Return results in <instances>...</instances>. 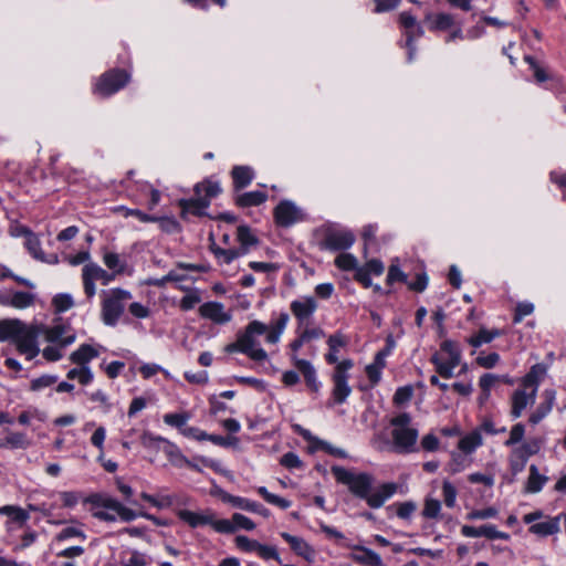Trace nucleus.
<instances>
[{
  "instance_id": "12",
  "label": "nucleus",
  "mask_w": 566,
  "mask_h": 566,
  "mask_svg": "<svg viewBox=\"0 0 566 566\" xmlns=\"http://www.w3.org/2000/svg\"><path fill=\"white\" fill-rule=\"evenodd\" d=\"M128 81L129 75L125 71L112 70L99 77L95 91L102 96H109L124 87Z\"/></svg>"
},
{
  "instance_id": "39",
  "label": "nucleus",
  "mask_w": 566,
  "mask_h": 566,
  "mask_svg": "<svg viewBox=\"0 0 566 566\" xmlns=\"http://www.w3.org/2000/svg\"><path fill=\"white\" fill-rule=\"evenodd\" d=\"M500 381L511 384V380L506 376H497L494 374H484L479 379V386L485 398L490 397L491 389Z\"/></svg>"
},
{
  "instance_id": "59",
  "label": "nucleus",
  "mask_w": 566,
  "mask_h": 566,
  "mask_svg": "<svg viewBox=\"0 0 566 566\" xmlns=\"http://www.w3.org/2000/svg\"><path fill=\"white\" fill-rule=\"evenodd\" d=\"M440 510H441V503L438 500L427 499L424 502L422 515L427 518H436V517H438Z\"/></svg>"
},
{
  "instance_id": "32",
  "label": "nucleus",
  "mask_w": 566,
  "mask_h": 566,
  "mask_svg": "<svg viewBox=\"0 0 566 566\" xmlns=\"http://www.w3.org/2000/svg\"><path fill=\"white\" fill-rule=\"evenodd\" d=\"M547 367L544 364H535L531 367L530 371L524 376L522 385L524 388H536L541 380L545 377Z\"/></svg>"
},
{
  "instance_id": "30",
  "label": "nucleus",
  "mask_w": 566,
  "mask_h": 566,
  "mask_svg": "<svg viewBox=\"0 0 566 566\" xmlns=\"http://www.w3.org/2000/svg\"><path fill=\"white\" fill-rule=\"evenodd\" d=\"M483 444V438L479 430H473L462 437L458 442V449L464 454L473 453Z\"/></svg>"
},
{
  "instance_id": "61",
  "label": "nucleus",
  "mask_w": 566,
  "mask_h": 566,
  "mask_svg": "<svg viewBox=\"0 0 566 566\" xmlns=\"http://www.w3.org/2000/svg\"><path fill=\"white\" fill-rule=\"evenodd\" d=\"M500 359L501 358L497 353H490L488 355H479L475 361L480 367L491 369L499 364Z\"/></svg>"
},
{
  "instance_id": "23",
  "label": "nucleus",
  "mask_w": 566,
  "mask_h": 566,
  "mask_svg": "<svg viewBox=\"0 0 566 566\" xmlns=\"http://www.w3.org/2000/svg\"><path fill=\"white\" fill-rule=\"evenodd\" d=\"M560 517L559 516H546L543 521L532 524L528 528L530 533L539 537H546L554 535L559 532Z\"/></svg>"
},
{
  "instance_id": "8",
  "label": "nucleus",
  "mask_w": 566,
  "mask_h": 566,
  "mask_svg": "<svg viewBox=\"0 0 566 566\" xmlns=\"http://www.w3.org/2000/svg\"><path fill=\"white\" fill-rule=\"evenodd\" d=\"M354 366L352 359H344L338 363L332 375L334 384L332 397L334 402L343 403L352 392V388L348 385V370Z\"/></svg>"
},
{
  "instance_id": "54",
  "label": "nucleus",
  "mask_w": 566,
  "mask_h": 566,
  "mask_svg": "<svg viewBox=\"0 0 566 566\" xmlns=\"http://www.w3.org/2000/svg\"><path fill=\"white\" fill-rule=\"evenodd\" d=\"M57 381V376L55 375H42L38 378H34L30 382V389L33 391H40L44 388H48L54 385Z\"/></svg>"
},
{
  "instance_id": "10",
  "label": "nucleus",
  "mask_w": 566,
  "mask_h": 566,
  "mask_svg": "<svg viewBox=\"0 0 566 566\" xmlns=\"http://www.w3.org/2000/svg\"><path fill=\"white\" fill-rule=\"evenodd\" d=\"M176 515L181 522L191 528L208 525L217 532V524L220 522V520L217 518V514L211 509L198 512L180 509L176 511Z\"/></svg>"
},
{
  "instance_id": "7",
  "label": "nucleus",
  "mask_w": 566,
  "mask_h": 566,
  "mask_svg": "<svg viewBox=\"0 0 566 566\" xmlns=\"http://www.w3.org/2000/svg\"><path fill=\"white\" fill-rule=\"evenodd\" d=\"M115 277V274L108 273L96 263H86L82 269L83 290L88 300L93 298L96 294L95 282L99 281L103 285L109 284Z\"/></svg>"
},
{
  "instance_id": "26",
  "label": "nucleus",
  "mask_w": 566,
  "mask_h": 566,
  "mask_svg": "<svg viewBox=\"0 0 566 566\" xmlns=\"http://www.w3.org/2000/svg\"><path fill=\"white\" fill-rule=\"evenodd\" d=\"M543 399L544 400L538 405L536 410L530 416L528 420L534 426L544 419L553 409L555 402V391L545 390L543 392Z\"/></svg>"
},
{
  "instance_id": "41",
  "label": "nucleus",
  "mask_w": 566,
  "mask_h": 566,
  "mask_svg": "<svg viewBox=\"0 0 566 566\" xmlns=\"http://www.w3.org/2000/svg\"><path fill=\"white\" fill-rule=\"evenodd\" d=\"M178 289L180 291L186 292L187 294L180 300V308L182 311H190L192 310L198 303H200L201 297L198 293V291L190 290L187 286L179 285Z\"/></svg>"
},
{
  "instance_id": "31",
  "label": "nucleus",
  "mask_w": 566,
  "mask_h": 566,
  "mask_svg": "<svg viewBox=\"0 0 566 566\" xmlns=\"http://www.w3.org/2000/svg\"><path fill=\"white\" fill-rule=\"evenodd\" d=\"M30 446L25 433L9 431L8 434L0 439L1 449H25Z\"/></svg>"
},
{
  "instance_id": "2",
  "label": "nucleus",
  "mask_w": 566,
  "mask_h": 566,
  "mask_svg": "<svg viewBox=\"0 0 566 566\" xmlns=\"http://www.w3.org/2000/svg\"><path fill=\"white\" fill-rule=\"evenodd\" d=\"M289 319V314L281 312L271 325L258 319L251 321L244 329L240 332L241 339L247 342L245 346L248 352H245V355L254 361H265L268 359V354L260 346L258 337L265 335V342L268 344H277L287 326Z\"/></svg>"
},
{
  "instance_id": "38",
  "label": "nucleus",
  "mask_w": 566,
  "mask_h": 566,
  "mask_svg": "<svg viewBox=\"0 0 566 566\" xmlns=\"http://www.w3.org/2000/svg\"><path fill=\"white\" fill-rule=\"evenodd\" d=\"M66 378L70 380L76 379L85 386L93 381L94 375L90 366H77L67 371Z\"/></svg>"
},
{
  "instance_id": "21",
  "label": "nucleus",
  "mask_w": 566,
  "mask_h": 566,
  "mask_svg": "<svg viewBox=\"0 0 566 566\" xmlns=\"http://www.w3.org/2000/svg\"><path fill=\"white\" fill-rule=\"evenodd\" d=\"M536 394V388L531 389L530 392L526 391V388L513 392L511 409L513 418L521 417L526 407L535 402Z\"/></svg>"
},
{
  "instance_id": "37",
  "label": "nucleus",
  "mask_w": 566,
  "mask_h": 566,
  "mask_svg": "<svg viewBox=\"0 0 566 566\" xmlns=\"http://www.w3.org/2000/svg\"><path fill=\"white\" fill-rule=\"evenodd\" d=\"M195 192L196 196H199L202 199H209L210 202L212 198L217 197L221 192V187L219 182L206 180L195 187Z\"/></svg>"
},
{
  "instance_id": "13",
  "label": "nucleus",
  "mask_w": 566,
  "mask_h": 566,
  "mask_svg": "<svg viewBox=\"0 0 566 566\" xmlns=\"http://www.w3.org/2000/svg\"><path fill=\"white\" fill-rule=\"evenodd\" d=\"M303 211L292 201L283 200L274 208V219L280 227H291L304 220Z\"/></svg>"
},
{
  "instance_id": "36",
  "label": "nucleus",
  "mask_w": 566,
  "mask_h": 566,
  "mask_svg": "<svg viewBox=\"0 0 566 566\" xmlns=\"http://www.w3.org/2000/svg\"><path fill=\"white\" fill-rule=\"evenodd\" d=\"M547 481V476L539 473L536 465L530 467V475L525 485V492L537 493L539 492Z\"/></svg>"
},
{
  "instance_id": "56",
  "label": "nucleus",
  "mask_w": 566,
  "mask_h": 566,
  "mask_svg": "<svg viewBox=\"0 0 566 566\" xmlns=\"http://www.w3.org/2000/svg\"><path fill=\"white\" fill-rule=\"evenodd\" d=\"M335 264L344 271L356 270L357 259L353 254L342 253L335 259Z\"/></svg>"
},
{
  "instance_id": "20",
  "label": "nucleus",
  "mask_w": 566,
  "mask_h": 566,
  "mask_svg": "<svg viewBox=\"0 0 566 566\" xmlns=\"http://www.w3.org/2000/svg\"><path fill=\"white\" fill-rule=\"evenodd\" d=\"M221 499L223 502L231 504L233 507L258 513L264 517L270 516V511L266 507L258 502L250 501L249 499L231 495L229 493H224Z\"/></svg>"
},
{
  "instance_id": "45",
  "label": "nucleus",
  "mask_w": 566,
  "mask_h": 566,
  "mask_svg": "<svg viewBox=\"0 0 566 566\" xmlns=\"http://www.w3.org/2000/svg\"><path fill=\"white\" fill-rule=\"evenodd\" d=\"M538 450H539V446L537 444V442L533 441V442L522 443L521 446L514 448L512 450V453L515 455V458H518V459L527 462L528 458L531 455L537 453Z\"/></svg>"
},
{
  "instance_id": "18",
  "label": "nucleus",
  "mask_w": 566,
  "mask_h": 566,
  "mask_svg": "<svg viewBox=\"0 0 566 566\" xmlns=\"http://www.w3.org/2000/svg\"><path fill=\"white\" fill-rule=\"evenodd\" d=\"M399 22L406 30L407 46L409 48V59H411L415 52L412 42L422 34V28L419 25L416 18L409 12H401L399 14Z\"/></svg>"
},
{
  "instance_id": "22",
  "label": "nucleus",
  "mask_w": 566,
  "mask_h": 566,
  "mask_svg": "<svg viewBox=\"0 0 566 566\" xmlns=\"http://www.w3.org/2000/svg\"><path fill=\"white\" fill-rule=\"evenodd\" d=\"M35 294L24 291H15L0 297L2 305L12 306L18 310H24L35 303Z\"/></svg>"
},
{
  "instance_id": "52",
  "label": "nucleus",
  "mask_w": 566,
  "mask_h": 566,
  "mask_svg": "<svg viewBox=\"0 0 566 566\" xmlns=\"http://www.w3.org/2000/svg\"><path fill=\"white\" fill-rule=\"evenodd\" d=\"M169 461L175 467L191 465V462L181 453V451L175 444H170L166 450Z\"/></svg>"
},
{
  "instance_id": "34",
  "label": "nucleus",
  "mask_w": 566,
  "mask_h": 566,
  "mask_svg": "<svg viewBox=\"0 0 566 566\" xmlns=\"http://www.w3.org/2000/svg\"><path fill=\"white\" fill-rule=\"evenodd\" d=\"M268 199V195L263 191H249L239 195L235 198V203L242 208L260 206Z\"/></svg>"
},
{
  "instance_id": "19",
  "label": "nucleus",
  "mask_w": 566,
  "mask_h": 566,
  "mask_svg": "<svg viewBox=\"0 0 566 566\" xmlns=\"http://www.w3.org/2000/svg\"><path fill=\"white\" fill-rule=\"evenodd\" d=\"M355 241L350 231L331 230L326 233L324 244L329 250H344L349 248Z\"/></svg>"
},
{
  "instance_id": "43",
  "label": "nucleus",
  "mask_w": 566,
  "mask_h": 566,
  "mask_svg": "<svg viewBox=\"0 0 566 566\" xmlns=\"http://www.w3.org/2000/svg\"><path fill=\"white\" fill-rule=\"evenodd\" d=\"M494 525H482L480 527H474L471 525H463L461 527V534L465 537H486L492 539V531Z\"/></svg>"
},
{
  "instance_id": "17",
  "label": "nucleus",
  "mask_w": 566,
  "mask_h": 566,
  "mask_svg": "<svg viewBox=\"0 0 566 566\" xmlns=\"http://www.w3.org/2000/svg\"><path fill=\"white\" fill-rule=\"evenodd\" d=\"M41 327V335L44 336L49 343L59 344L61 347H66L75 342V334L65 336L66 327L63 325H55L48 327L43 324H38Z\"/></svg>"
},
{
  "instance_id": "60",
  "label": "nucleus",
  "mask_w": 566,
  "mask_h": 566,
  "mask_svg": "<svg viewBox=\"0 0 566 566\" xmlns=\"http://www.w3.org/2000/svg\"><path fill=\"white\" fill-rule=\"evenodd\" d=\"M103 261L108 269L116 270V273H122L124 271V263L120 261L119 255L116 253H105Z\"/></svg>"
},
{
  "instance_id": "9",
  "label": "nucleus",
  "mask_w": 566,
  "mask_h": 566,
  "mask_svg": "<svg viewBox=\"0 0 566 566\" xmlns=\"http://www.w3.org/2000/svg\"><path fill=\"white\" fill-rule=\"evenodd\" d=\"M86 501L92 503L96 510H109L115 512L119 520L126 523L132 522L137 517V513L135 511L126 507L119 501L111 496L93 494Z\"/></svg>"
},
{
  "instance_id": "27",
  "label": "nucleus",
  "mask_w": 566,
  "mask_h": 566,
  "mask_svg": "<svg viewBox=\"0 0 566 566\" xmlns=\"http://www.w3.org/2000/svg\"><path fill=\"white\" fill-rule=\"evenodd\" d=\"M281 536H282V538H284V541L286 543H289L291 548L297 555L302 556L303 558H305L307 560H311L313 558V556H314L313 548L302 537L291 535L286 532L281 533Z\"/></svg>"
},
{
  "instance_id": "33",
  "label": "nucleus",
  "mask_w": 566,
  "mask_h": 566,
  "mask_svg": "<svg viewBox=\"0 0 566 566\" xmlns=\"http://www.w3.org/2000/svg\"><path fill=\"white\" fill-rule=\"evenodd\" d=\"M231 175L237 190L248 187L253 179V171L248 166L233 167Z\"/></svg>"
},
{
  "instance_id": "47",
  "label": "nucleus",
  "mask_w": 566,
  "mask_h": 566,
  "mask_svg": "<svg viewBox=\"0 0 566 566\" xmlns=\"http://www.w3.org/2000/svg\"><path fill=\"white\" fill-rule=\"evenodd\" d=\"M0 514L11 516L13 521L25 523L29 520V514L21 507L14 505H4L0 507Z\"/></svg>"
},
{
  "instance_id": "5",
  "label": "nucleus",
  "mask_w": 566,
  "mask_h": 566,
  "mask_svg": "<svg viewBox=\"0 0 566 566\" xmlns=\"http://www.w3.org/2000/svg\"><path fill=\"white\" fill-rule=\"evenodd\" d=\"M438 374L446 379L453 377V369L461 363V350L452 340H444L440 346V353L431 357Z\"/></svg>"
},
{
  "instance_id": "29",
  "label": "nucleus",
  "mask_w": 566,
  "mask_h": 566,
  "mask_svg": "<svg viewBox=\"0 0 566 566\" xmlns=\"http://www.w3.org/2000/svg\"><path fill=\"white\" fill-rule=\"evenodd\" d=\"M327 345H328V353L325 356L326 361L328 364H335V366H336L339 363L338 361V353H339L340 348H343L347 345V339L342 333H335L328 337Z\"/></svg>"
},
{
  "instance_id": "15",
  "label": "nucleus",
  "mask_w": 566,
  "mask_h": 566,
  "mask_svg": "<svg viewBox=\"0 0 566 566\" xmlns=\"http://www.w3.org/2000/svg\"><path fill=\"white\" fill-rule=\"evenodd\" d=\"M199 315L214 324L224 325L232 319V313L220 302H206L199 307Z\"/></svg>"
},
{
  "instance_id": "24",
  "label": "nucleus",
  "mask_w": 566,
  "mask_h": 566,
  "mask_svg": "<svg viewBox=\"0 0 566 566\" xmlns=\"http://www.w3.org/2000/svg\"><path fill=\"white\" fill-rule=\"evenodd\" d=\"M178 205L182 210V218H186L189 213L197 217H203L207 214L206 210L209 207V199H202L197 196L193 199H181Z\"/></svg>"
},
{
  "instance_id": "3",
  "label": "nucleus",
  "mask_w": 566,
  "mask_h": 566,
  "mask_svg": "<svg viewBox=\"0 0 566 566\" xmlns=\"http://www.w3.org/2000/svg\"><path fill=\"white\" fill-rule=\"evenodd\" d=\"M101 301V319L106 326H116L125 312L126 303L132 300V293L127 290L115 287L103 291Z\"/></svg>"
},
{
  "instance_id": "53",
  "label": "nucleus",
  "mask_w": 566,
  "mask_h": 566,
  "mask_svg": "<svg viewBox=\"0 0 566 566\" xmlns=\"http://www.w3.org/2000/svg\"><path fill=\"white\" fill-rule=\"evenodd\" d=\"M457 489L455 486L448 480L443 481L442 483V495H443V502L447 507H454L457 502Z\"/></svg>"
},
{
  "instance_id": "16",
  "label": "nucleus",
  "mask_w": 566,
  "mask_h": 566,
  "mask_svg": "<svg viewBox=\"0 0 566 566\" xmlns=\"http://www.w3.org/2000/svg\"><path fill=\"white\" fill-rule=\"evenodd\" d=\"M254 528V522L240 513H234L231 520L222 518L217 524V532L222 534H231L238 530L252 531Z\"/></svg>"
},
{
  "instance_id": "35",
  "label": "nucleus",
  "mask_w": 566,
  "mask_h": 566,
  "mask_svg": "<svg viewBox=\"0 0 566 566\" xmlns=\"http://www.w3.org/2000/svg\"><path fill=\"white\" fill-rule=\"evenodd\" d=\"M502 335V332L499 329H486L484 327L480 328L479 332L468 338V343L478 348L483 344L491 343L494 338Z\"/></svg>"
},
{
  "instance_id": "62",
  "label": "nucleus",
  "mask_w": 566,
  "mask_h": 566,
  "mask_svg": "<svg viewBox=\"0 0 566 566\" xmlns=\"http://www.w3.org/2000/svg\"><path fill=\"white\" fill-rule=\"evenodd\" d=\"M525 434V428L522 423H516L510 431L509 439L504 442L506 447H512L522 441Z\"/></svg>"
},
{
  "instance_id": "46",
  "label": "nucleus",
  "mask_w": 566,
  "mask_h": 566,
  "mask_svg": "<svg viewBox=\"0 0 566 566\" xmlns=\"http://www.w3.org/2000/svg\"><path fill=\"white\" fill-rule=\"evenodd\" d=\"M238 240L241 243V245L244 248L242 250V254L247 252V249L251 245H254L258 243L256 238L251 232L250 228L247 226H240L237 231Z\"/></svg>"
},
{
  "instance_id": "1",
  "label": "nucleus",
  "mask_w": 566,
  "mask_h": 566,
  "mask_svg": "<svg viewBox=\"0 0 566 566\" xmlns=\"http://www.w3.org/2000/svg\"><path fill=\"white\" fill-rule=\"evenodd\" d=\"M331 471L338 483L348 486L355 496L365 500L371 509L381 507L397 491L396 483H384L371 492L374 476L366 472L355 473L338 465L332 467Z\"/></svg>"
},
{
  "instance_id": "28",
  "label": "nucleus",
  "mask_w": 566,
  "mask_h": 566,
  "mask_svg": "<svg viewBox=\"0 0 566 566\" xmlns=\"http://www.w3.org/2000/svg\"><path fill=\"white\" fill-rule=\"evenodd\" d=\"M96 348L88 344H82L76 350L71 353L70 360L77 366H88V363L98 357Z\"/></svg>"
},
{
  "instance_id": "64",
  "label": "nucleus",
  "mask_w": 566,
  "mask_h": 566,
  "mask_svg": "<svg viewBox=\"0 0 566 566\" xmlns=\"http://www.w3.org/2000/svg\"><path fill=\"white\" fill-rule=\"evenodd\" d=\"M453 24V18L449 13H438L432 21V28L437 30H447Z\"/></svg>"
},
{
  "instance_id": "58",
  "label": "nucleus",
  "mask_w": 566,
  "mask_h": 566,
  "mask_svg": "<svg viewBox=\"0 0 566 566\" xmlns=\"http://www.w3.org/2000/svg\"><path fill=\"white\" fill-rule=\"evenodd\" d=\"M234 542H235V545H237V547L239 549H241L243 552H247V553H252V552L256 553L258 545H259L258 541L251 539V538H249L248 536H244V535H238L234 538Z\"/></svg>"
},
{
  "instance_id": "55",
  "label": "nucleus",
  "mask_w": 566,
  "mask_h": 566,
  "mask_svg": "<svg viewBox=\"0 0 566 566\" xmlns=\"http://www.w3.org/2000/svg\"><path fill=\"white\" fill-rule=\"evenodd\" d=\"M115 211H118V212H122L124 217H129V216H133V217H136L139 221L142 222H154L157 220V217H154V216H149L138 209H129V208H126L124 206H119L115 209Z\"/></svg>"
},
{
  "instance_id": "14",
  "label": "nucleus",
  "mask_w": 566,
  "mask_h": 566,
  "mask_svg": "<svg viewBox=\"0 0 566 566\" xmlns=\"http://www.w3.org/2000/svg\"><path fill=\"white\" fill-rule=\"evenodd\" d=\"M317 307V302L313 296H304L294 300L290 304L291 312L296 318L297 326H303L306 323H311V319Z\"/></svg>"
},
{
  "instance_id": "63",
  "label": "nucleus",
  "mask_w": 566,
  "mask_h": 566,
  "mask_svg": "<svg viewBox=\"0 0 566 566\" xmlns=\"http://www.w3.org/2000/svg\"><path fill=\"white\" fill-rule=\"evenodd\" d=\"M155 222H158L160 229L167 233H177L180 231V226L175 218H170V217L157 218V220Z\"/></svg>"
},
{
  "instance_id": "44",
  "label": "nucleus",
  "mask_w": 566,
  "mask_h": 566,
  "mask_svg": "<svg viewBox=\"0 0 566 566\" xmlns=\"http://www.w3.org/2000/svg\"><path fill=\"white\" fill-rule=\"evenodd\" d=\"M296 334H301L306 343L314 339H319L325 335L321 327L311 326V323H306L303 326H296Z\"/></svg>"
},
{
  "instance_id": "25",
  "label": "nucleus",
  "mask_w": 566,
  "mask_h": 566,
  "mask_svg": "<svg viewBox=\"0 0 566 566\" xmlns=\"http://www.w3.org/2000/svg\"><path fill=\"white\" fill-rule=\"evenodd\" d=\"M353 549L355 553L352 554V558L356 563L363 566H386L378 553L361 545H355Z\"/></svg>"
},
{
  "instance_id": "42",
  "label": "nucleus",
  "mask_w": 566,
  "mask_h": 566,
  "mask_svg": "<svg viewBox=\"0 0 566 566\" xmlns=\"http://www.w3.org/2000/svg\"><path fill=\"white\" fill-rule=\"evenodd\" d=\"M24 247L34 259L42 262L45 261L44 252L41 249V241L35 233L29 234L24 241Z\"/></svg>"
},
{
  "instance_id": "57",
  "label": "nucleus",
  "mask_w": 566,
  "mask_h": 566,
  "mask_svg": "<svg viewBox=\"0 0 566 566\" xmlns=\"http://www.w3.org/2000/svg\"><path fill=\"white\" fill-rule=\"evenodd\" d=\"M73 537L86 539L85 533L81 528L74 527V526L65 527L60 533H57L55 535V539L57 542H63V541H66L69 538H73Z\"/></svg>"
},
{
  "instance_id": "6",
  "label": "nucleus",
  "mask_w": 566,
  "mask_h": 566,
  "mask_svg": "<svg viewBox=\"0 0 566 566\" xmlns=\"http://www.w3.org/2000/svg\"><path fill=\"white\" fill-rule=\"evenodd\" d=\"M41 335V327L38 324L27 325L21 322V326L12 343L15 345L17 350L24 355L27 359L31 360L40 353L38 345V337Z\"/></svg>"
},
{
  "instance_id": "40",
  "label": "nucleus",
  "mask_w": 566,
  "mask_h": 566,
  "mask_svg": "<svg viewBox=\"0 0 566 566\" xmlns=\"http://www.w3.org/2000/svg\"><path fill=\"white\" fill-rule=\"evenodd\" d=\"M20 319H2L0 321V342L13 340L14 335L21 326Z\"/></svg>"
},
{
  "instance_id": "48",
  "label": "nucleus",
  "mask_w": 566,
  "mask_h": 566,
  "mask_svg": "<svg viewBox=\"0 0 566 566\" xmlns=\"http://www.w3.org/2000/svg\"><path fill=\"white\" fill-rule=\"evenodd\" d=\"M468 454H460L453 452L451 454V461L449 462V471L452 474H457L468 468L471 461L467 458Z\"/></svg>"
},
{
  "instance_id": "11",
  "label": "nucleus",
  "mask_w": 566,
  "mask_h": 566,
  "mask_svg": "<svg viewBox=\"0 0 566 566\" xmlns=\"http://www.w3.org/2000/svg\"><path fill=\"white\" fill-rule=\"evenodd\" d=\"M304 344H306V342L303 339L301 334H297V337L294 340H292L290 344V348L293 352L291 359H292L294 366L303 374L307 386L312 390H317L318 385L316 381L315 368L312 366V364L308 360L301 359L296 356V353L303 347Z\"/></svg>"
},
{
  "instance_id": "49",
  "label": "nucleus",
  "mask_w": 566,
  "mask_h": 566,
  "mask_svg": "<svg viewBox=\"0 0 566 566\" xmlns=\"http://www.w3.org/2000/svg\"><path fill=\"white\" fill-rule=\"evenodd\" d=\"M258 493L270 504L276 505L283 510L289 509L291 506V502L286 499H283L279 495L270 493L266 488L260 486L258 488Z\"/></svg>"
},
{
  "instance_id": "50",
  "label": "nucleus",
  "mask_w": 566,
  "mask_h": 566,
  "mask_svg": "<svg viewBox=\"0 0 566 566\" xmlns=\"http://www.w3.org/2000/svg\"><path fill=\"white\" fill-rule=\"evenodd\" d=\"M52 305L57 313H63L74 306V301L71 294L60 293L53 297Z\"/></svg>"
},
{
  "instance_id": "51",
  "label": "nucleus",
  "mask_w": 566,
  "mask_h": 566,
  "mask_svg": "<svg viewBox=\"0 0 566 566\" xmlns=\"http://www.w3.org/2000/svg\"><path fill=\"white\" fill-rule=\"evenodd\" d=\"M189 419L190 416L187 412L166 413L164 416V422L168 426L178 428L179 431L185 428Z\"/></svg>"
},
{
  "instance_id": "4",
  "label": "nucleus",
  "mask_w": 566,
  "mask_h": 566,
  "mask_svg": "<svg viewBox=\"0 0 566 566\" xmlns=\"http://www.w3.org/2000/svg\"><path fill=\"white\" fill-rule=\"evenodd\" d=\"M392 427L391 438L395 450L399 453H410L416 451L418 440V429L411 424L409 413H400L390 420Z\"/></svg>"
}]
</instances>
